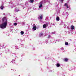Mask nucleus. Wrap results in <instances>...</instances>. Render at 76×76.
<instances>
[{
	"label": "nucleus",
	"instance_id": "obj_1",
	"mask_svg": "<svg viewBox=\"0 0 76 76\" xmlns=\"http://www.w3.org/2000/svg\"><path fill=\"white\" fill-rule=\"evenodd\" d=\"M3 23L1 25L0 27L2 29L6 28L7 25V18L6 17H4L2 20Z\"/></svg>",
	"mask_w": 76,
	"mask_h": 76
},
{
	"label": "nucleus",
	"instance_id": "obj_2",
	"mask_svg": "<svg viewBox=\"0 0 76 76\" xmlns=\"http://www.w3.org/2000/svg\"><path fill=\"white\" fill-rule=\"evenodd\" d=\"M33 29H34V31L35 30H36L37 29V26L35 25V24H34L33 26Z\"/></svg>",
	"mask_w": 76,
	"mask_h": 76
},
{
	"label": "nucleus",
	"instance_id": "obj_3",
	"mask_svg": "<svg viewBox=\"0 0 76 76\" xmlns=\"http://www.w3.org/2000/svg\"><path fill=\"white\" fill-rule=\"evenodd\" d=\"M48 26V24H44L43 26V28H46Z\"/></svg>",
	"mask_w": 76,
	"mask_h": 76
},
{
	"label": "nucleus",
	"instance_id": "obj_4",
	"mask_svg": "<svg viewBox=\"0 0 76 76\" xmlns=\"http://www.w3.org/2000/svg\"><path fill=\"white\" fill-rule=\"evenodd\" d=\"M38 18L39 19H42V15H41L40 16H39V17H38Z\"/></svg>",
	"mask_w": 76,
	"mask_h": 76
},
{
	"label": "nucleus",
	"instance_id": "obj_5",
	"mask_svg": "<svg viewBox=\"0 0 76 76\" xmlns=\"http://www.w3.org/2000/svg\"><path fill=\"white\" fill-rule=\"evenodd\" d=\"M56 66L58 67H60V64L59 63H57L56 64Z\"/></svg>",
	"mask_w": 76,
	"mask_h": 76
},
{
	"label": "nucleus",
	"instance_id": "obj_6",
	"mask_svg": "<svg viewBox=\"0 0 76 76\" xmlns=\"http://www.w3.org/2000/svg\"><path fill=\"white\" fill-rule=\"evenodd\" d=\"M64 6H66L67 8H69V6L68 5V4L67 3H65Z\"/></svg>",
	"mask_w": 76,
	"mask_h": 76
},
{
	"label": "nucleus",
	"instance_id": "obj_7",
	"mask_svg": "<svg viewBox=\"0 0 76 76\" xmlns=\"http://www.w3.org/2000/svg\"><path fill=\"white\" fill-rule=\"evenodd\" d=\"M56 19L58 21H59V20H60V18L58 17H57Z\"/></svg>",
	"mask_w": 76,
	"mask_h": 76
},
{
	"label": "nucleus",
	"instance_id": "obj_8",
	"mask_svg": "<svg viewBox=\"0 0 76 76\" xmlns=\"http://www.w3.org/2000/svg\"><path fill=\"white\" fill-rule=\"evenodd\" d=\"M64 61H68V59L67 58H65L64 59Z\"/></svg>",
	"mask_w": 76,
	"mask_h": 76
},
{
	"label": "nucleus",
	"instance_id": "obj_9",
	"mask_svg": "<svg viewBox=\"0 0 76 76\" xmlns=\"http://www.w3.org/2000/svg\"><path fill=\"white\" fill-rule=\"evenodd\" d=\"M74 28H75L74 26H71V29L72 30L74 29Z\"/></svg>",
	"mask_w": 76,
	"mask_h": 76
},
{
	"label": "nucleus",
	"instance_id": "obj_10",
	"mask_svg": "<svg viewBox=\"0 0 76 76\" xmlns=\"http://www.w3.org/2000/svg\"><path fill=\"white\" fill-rule=\"evenodd\" d=\"M65 44L66 45H69V43H68L67 42H66L65 43Z\"/></svg>",
	"mask_w": 76,
	"mask_h": 76
},
{
	"label": "nucleus",
	"instance_id": "obj_11",
	"mask_svg": "<svg viewBox=\"0 0 76 76\" xmlns=\"http://www.w3.org/2000/svg\"><path fill=\"white\" fill-rule=\"evenodd\" d=\"M20 34H21V35H23V34H24V32L23 31H21L20 32Z\"/></svg>",
	"mask_w": 76,
	"mask_h": 76
},
{
	"label": "nucleus",
	"instance_id": "obj_12",
	"mask_svg": "<svg viewBox=\"0 0 76 76\" xmlns=\"http://www.w3.org/2000/svg\"><path fill=\"white\" fill-rule=\"evenodd\" d=\"M4 7L3 6H1L0 7V8L1 10H3V9Z\"/></svg>",
	"mask_w": 76,
	"mask_h": 76
},
{
	"label": "nucleus",
	"instance_id": "obj_13",
	"mask_svg": "<svg viewBox=\"0 0 76 76\" xmlns=\"http://www.w3.org/2000/svg\"><path fill=\"white\" fill-rule=\"evenodd\" d=\"M30 1L31 3H33L34 1V0H30Z\"/></svg>",
	"mask_w": 76,
	"mask_h": 76
},
{
	"label": "nucleus",
	"instance_id": "obj_14",
	"mask_svg": "<svg viewBox=\"0 0 76 76\" xmlns=\"http://www.w3.org/2000/svg\"><path fill=\"white\" fill-rule=\"evenodd\" d=\"M42 35H43V34L42 33H41L40 34L39 36L41 37V36H42Z\"/></svg>",
	"mask_w": 76,
	"mask_h": 76
},
{
	"label": "nucleus",
	"instance_id": "obj_15",
	"mask_svg": "<svg viewBox=\"0 0 76 76\" xmlns=\"http://www.w3.org/2000/svg\"><path fill=\"white\" fill-rule=\"evenodd\" d=\"M42 6V4H41L40 6H39V8H41Z\"/></svg>",
	"mask_w": 76,
	"mask_h": 76
},
{
	"label": "nucleus",
	"instance_id": "obj_16",
	"mask_svg": "<svg viewBox=\"0 0 76 76\" xmlns=\"http://www.w3.org/2000/svg\"><path fill=\"white\" fill-rule=\"evenodd\" d=\"M15 12H18V11H19L18 10H17V9H15Z\"/></svg>",
	"mask_w": 76,
	"mask_h": 76
},
{
	"label": "nucleus",
	"instance_id": "obj_17",
	"mask_svg": "<svg viewBox=\"0 0 76 76\" xmlns=\"http://www.w3.org/2000/svg\"><path fill=\"white\" fill-rule=\"evenodd\" d=\"M14 25L15 26H16V25H17V23H14Z\"/></svg>",
	"mask_w": 76,
	"mask_h": 76
},
{
	"label": "nucleus",
	"instance_id": "obj_18",
	"mask_svg": "<svg viewBox=\"0 0 76 76\" xmlns=\"http://www.w3.org/2000/svg\"><path fill=\"white\" fill-rule=\"evenodd\" d=\"M63 0H61V2H63Z\"/></svg>",
	"mask_w": 76,
	"mask_h": 76
},
{
	"label": "nucleus",
	"instance_id": "obj_19",
	"mask_svg": "<svg viewBox=\"0 0 76 76\" xmlns=\"http://www.w3.org/2000/svg\"><path fill=\"white\" fill-rule=\"evenodd\" d=\"M61 50H64V48H61Z\"/></svg>",
	"mask_w": 76,
	"mask_h": 76
},
{
	"label": "nucleus",
	"instance_id": "obj_20",
	"mask_svg": "<svg viewBox=\"0 0 76 76\" xmlns=\"http://www.w3.org/2000/svg\"><path fill=\"white\" fill-rule=\"evenodd\" d=\"M42 1L41 2V3H42Z\"/></svg>",
	"mask_w": 76,
	"mask_h": 76
}]
</instances>
